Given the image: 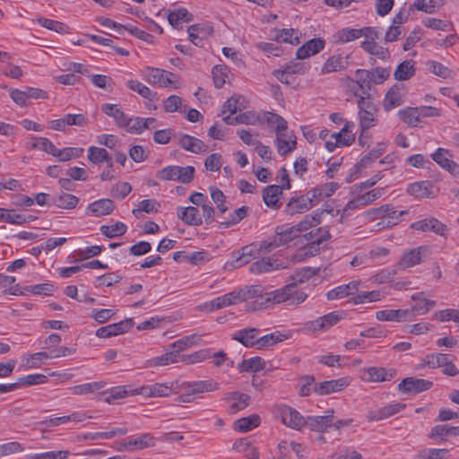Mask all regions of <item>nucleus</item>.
Wrapping results in <instances>:
<instances>
[{
    "mask_svg": "<svg viewBox=\"0 0 459 459\" xmlns=\"http://www.w3.org/2000/svg\"><path fill=\"white\" fill-rule=\"evenodd\" d=\"M134 326V320L126 318L118 323L102 326L96 331V336L99 338H110L127 333Z\"/></svg>",
    "mask_w": 459,
    "mask_h": 459,
    "instance_id": "9d476101",
    "label": "nucleus"
},
{
    "mask_svg": "<svg viewBox=\"0 0 459 459\" xmlns=\"http://www.w3.org/2000/svg\"><path fill=\"white\" fill-rule=\"evenodd\" d=\"M184 359V356L180 355V353L171 351L152 359L150 360V365L153 367L166 366Z\"/></svg>",
    "mask_w": 459,
    "mask_h": 459,
    "instance_id": "de8ad7c7",
    "label": "nucleus"
},
{
    "mask_svg": "<svg viewBox=\"0 0 459 459\" xmlns=\"http://www.w3.org/2000/svg\"><path fill=\"white\" fill-rule=\"evenodd\" d=\"M405 408V404L403 403H391L386 406H384L380 409H377L376 411H372L368 415V420L369 421H377L384 419H387L398 412H400L402 410Z\"/></svg>",
    "mask_w": 459,
    "mask_h": 459,
    "instance_id": "cd10ccee",
    "label": "nucleus"
},
{
    "mask_svg": "<svg viewBox=\"0 0 459 459\" xmlns=\"http://www.w3.org/2000/svg\"><path fill=\"white\" fill-rule=\"evenodd\" d=\"M396 375L394 368L369 367L364 370L362 378L368 382L391 381Z\"/></svg>",
    "mask_w": 459,
    "mask_h": 459,
    "instance_id": "2eb2a0df",
    "label": "nucleus"
},
{
    "mask_svg": "<svg viewBox=\"0 0 459 459\" xmlns=\"http://www.w3.org/2000/svg\"><path fill=\"white\" fill-rule=\"evenodd\" d=\"M183 386L188 388L189 392H191L194 395L216 391L219 389V384L212 380L184 382Z\"/></svg>",
    "mask_w": 459,
    "mask_h": 459,
    "instance_id": "f704fd0d",
    "label": "nucleus"
},
{
    "mask_svg": "<svg viewBox=\"0 0 459 459\" xmlns=\"http://www.w3.org/2000/svg\"><path fill=\"white\" fill-rule=\"evenodd\" d=\"M432 386L433 383L429 380L410 377L402 380L398 385V390L403 394L414 395L427 391Z\"/></svg>",
    "mask_w": 459,
    "mask_h": 459,
    "instance_id": "1a4fd4ad",
    "label": "nucleus"
},
{
    "mask_svg": "<svg viewBox=\"0 0 459 459\" xmlns=\"http://www.w3.org/2000/svg\"><path fill=\"white\" fill-rule=\"evenodd\" d=\"M213 82L216 88H221L229 79V70L225 65H217L212 70Z\"/></svg>",
    "mask_w": 459,
    "mask_h": 459,
    "instance_id": "052dcab7",
    "label": "nucleus"
},
{
    "mask_svg": "<svg viewBox=\"0 0 459 459\" xmlns=\"http://www.w3.org/2000/svg\"><path fill=\"white\" fill-rule=\"evenodd\" d=\"M249 395L239 392H230L225 396V401L230 403L229 412L234 414L248 405Z\"/></svg>",
    "mask_w": 459,
    "mask_h": 459,
    "instance_id": "c756f323",
    "label": "nucleus"
},
{
    "mask_svg": "<svg viewBox=\"0 0 459 459\" xmlns=\"http://www.w3.org/2000/svg\"><path fill=\"white\" fill-rule=\"evenodd\" d=\"M256 444L255 437H247L237 440L233 445V448L240 453H244L247 459H252V457L258 459Z\"/></svg>",
    "mask_w": 459,
    "mask_h": 459,
    "instance_id": "5701e85b",
    "label": "nucleus"
},
{
    "mask_svg": "<svg viewBox=\"0 0 459 459\" xmlns=\"http://www.w3.org/2000/svg\"><path fill=\"white\" fill-rule=\"evenodd\" d=\"M350 385L348 377H341L320 382L314 385L313 391L319 395H327L343 390Z\"/></svg>",
    "mask_w": 459,
    "mask_h": 459,
    "instance_id": "ddd939ff",
    "label": "nucleus"
},
{
    "mask_svg": "<svg viewBox=\"0 0 459 459\" xmlns=\"http://www.w3.org/2000/svg\"><path fill=\"white\" fill-rule=\"evenodd\" d=\"M145 79L148 82L158 84L163 88L177 89L178 85V76L171 72L160 69L148 67L145 73Z\"/></svg>",
    "mask_w": 459,
    "mask_h": 459,
    "instance_id": "39448f33",
    "label": "nucleus"
},
{
    "mask_svg": "<svg viewBox=\"0 0 459 459\" xmlns=\"http://www.w3.org/2000/svg\"><path fill=\"white\" fill-rule=\"evenodd\" d=\"M427 250L428 248L426 247H419L405 251L399 261V265L405 269L420 264L422 255Z\"/></svg>",
    "mask_w": 459,
    "mask_h": 459,
    "instance_id": "7c9ffc66",
    "label": "nucleus"
},
{
    "mask_svg": "<svg viewBox=\"0 0 459 459\" xmlns=\"http://www.w3.org/2000/svg\"><path fill=\"white\" fill-rule=\"evenodd\" d=\"M177 215L186 225L200 226L203 224L199 210L195 206L178 207Z\"/></svg>",
    "mask_w": 459,
    "mask_h": 459,
    "instance_id": "a878e982",
    "label": "nucleus"
},
{
    "mask_svg": "<svg viewBox=\"0 0 459 459\" xmlns=\"http://www.w3.org/2000/svg\"><path fill=\"white\" fill-rule=\"evenodd\" d=\"M444 4V0H415L413 4L409 6V11L418 10L432 14Z\"/></svg>",
    "mask_w": 459,
    "mask_h": 459,
    "instance_id": "e433bc0d",
    "label": "nucleus"
},
{
    "mask_svg": "<svg viewBox=\"0 0 459 459\" xmlns=\"http://www.w3.org/2000/svg\"><path fill=\"white\" fill-rule=\"evenodd\" d=\"M231 338L246 347H253L258 343V330L256 328L242 329L234 333Z\"/></svg>",
    "mask_w": 459,
    "mask_h": 459,
    "instance_id": "c9c22d12",
    "label": "nucleus"
},
{
    "mask_svg": "<svg viewBox=\"0 0 459 459\" xmlns=\"http://www.w3.org/2000/svg\"><path fill=\"white\" fill-rule=\"evenodd\" d=\"M325 47V40L322 38L312 39L306 43H304L301 47H299L296 51L297 59H305L311 56L316 55L321 52Z\"/></svg>",
    "mask_w": 459,
    "mask_h": 459,
    "instance_id": "f3484780",
    "label": "nucleus"
},
{
    "mask_svg": "<svg viewBox=\"0 0 459 459\" xmlns=\"http://www.w3.org/2000/svg\"><path fill=\"white\" fill-rule=\"evenodd\" d=\"M359 29L343 28L333 34V44H345L362 37Z\"/></svg>",
    "mask_w": 459,
    "mask_h": 459,
    "instance_id": "58836bf2",
    "label": "nucleus"
},
{
    "mask_svg": "<svg viewBox=\"0 0 459 459\" xmlns=\"http://www.w3.org/2000/svg\"><path fill=\"white\" fill-rule=\"evenodd\" d=\"M301 32L296 29H281L275 31L273 39L278 42L298 46L300 43Z\"/></svg>",
    "mask_w": 459,
    "mask_h": 459,
    "instance_id": "4c0bfd02",
    "label": "nucleus"
},
{
    "mask_svg": "<svg viewBox=\"0 0 459 459\" xmlns=\"http://www.w3.org/2000/svg\"><path fill=\"white\" fill-rule=\"evenodd\" d=\"M83 153L82 148H74V147H66L64 149H58L56 153V158L60 161H67L72 159H76L82 156Z\"/></svg>",
    "mask_w": 459,
    "mask_h": 459,
    "instance_id": "774afa93",
    "label": "nucleus"
},
{
    "mask_svg": "<svg viewBox=\"0 0 459 459\" xmlns=\"http://www.w3.org/2000/svg\"><path fill=\"white\" fill-rule=\"evenodd\" d=\"M282 195V186L270 185L263 191V200L265 205L273 210H278L281 206L280 196Z\"/></svg>",
    "mask_w": 459,
    "mask_h": 459,
    "instance_id": "b1692460",
    "label": "nucleus"
},
{
    "mask_svg": "<svg viewBox=\"0 0 459 459\" xmlns=\"http://www.w3.org/2000/svg\"><path fill=\"white\" fill-rule=\"evenodd\" d=\"M192 20L193 14L186 8H179L178 10L171 11L168 14V21L174 28H178L181 22H189Z\"/></svg>",
    "mask_w": 459,
    "mask_h": 459,
    "instance_id": "49530a36",
    "label": "nucleus"
},
{
    "mask_svg": "<svg viewBox=\"0 0 459 459\" xmlns=\"http://www.w3.org/2000/svg\"><path fill=\"white\" fill-rule=\"evenodd\" d=\"M101 110L107 116L113 117L116 125L120 128L128 126V122L133 121V118L125 114L116 104L105 103L102 105Z\"/></svg>",
    "mask_w": 459,
    "mask_h": 459,
    "instance_id": "393cba45",
    "label": "nucleus"
},
{
    "mask_svg": "<svg viewBox=\"0 0 459 459\" xmlns=\"http://www.w3.org/2000/svg\"><path fill=\"white\" fill-rule=\"evenodd\" d=\"M258 426V415L253 414L250 417L237 420L233 429L238 432H247Z\"/></svg>",
    "mask_w": 459,
    "mask_h": 459,
    "instance_id": "3c124183",
    "label": "nucleus"
},
{
    "mask_svg": "<svg viewBox=\"0 0 459 459\" xmlns=\"http://www.w3.org/2000/svg\"><path fill=\"white\" fill-rule=\"evenodd\" d=\"M341 319L342 316L337 312H331L307 322L306 329L312 332H325L335 325Z\"/></svg>",
    "mask_w": 459,
    "mask_h": 459,
    "instance_id": "f8f14e48",
    "label": "nucleus"
},
{
    "mask_svg": "<svg viewBox=\"0 0 459 459\" xmlns=\"http://www.w3.org/2000/svg\"><path fill=\"white\" fill-rule=\"evenodd\" d=\"M311 208L309 199L304 195H294L286 204L283 212L290 216L303 213Z\"/></svg>",
    "mask_w": 459,
    "mask_h": 459,
    "instance_id": "aec40b11",
    "label": "nucleus"
},
{
    "mask_svg": "<svg viewBox=\"0 0 459 459\" xmlns=\"http://www.w3.org/2000/svg\"><path fill=\"white\" fill-rule=\"evenodd\" d=\"M37 22L40 26L57 33H67L69 31V27L61 22L54 21L45 17H39Z\"/></svg>",
    "mask_w": 459,
    "mask_h": 459,
    "instance_id": "13d9d810",
    "label": "nucleus"
},
{
    "mask_svg": "<svg viewBox=\"0 0 459 459\" xmlns=\"http://www.w3.org/2000/svg\"><path fill=\"white\" fill-rule=\"evenodd\" d=\"M390 71L388 68L375 67L370 70L357 69L355 71L356 82L359 89L361 91L360 96H367L370 99L372 85L382 84L389 78Z\"/></svg>",
    "mask_w": 459,
    "mask_h": 459,
    "instance_id": "f257e3e1",
    "label": "nucleus"
},
{
    "mask_svg": "<svg viewBox=\"0 0 459 459\" xmlns=\"http://www.w3.org/2000/svg\"><path fill=\"white\" fill-rule=\"evenodd\" d=\"M333 420V410H328L324 416H307L305 418V428L311 431L324 432L332 426Z\"/></svg>",
    "mask_w": 459,
    "mask_h": 459,
    "instance_id": "dca6fc26",
    "label": "nucleus"
},
{
    "mask_svg": "<svg viewBox=\"0 0 459 459\" xmlns=\"http://www.w3.org/2000/svg\"><path fill=\"white\" fill-rule=\"evenodd\" d=\"M127 227L123 222H117L114 225H102L100 232L108 238L120 237L126 232Z\"/></svg>",
    "mask_w": 459,
    "mask_h": 459,
    "instance_id": "4d7b16f0",
    "label": "nucleus"
},
{
    "mask_svg": "<svg viewBox=\"0 0 459 459\" xmlns=\"http://www.w3.org/2000/svg\"><path fill=\"white\" fill-rule=\"evenodd\" d=\"M115 209L114 202L108 198L100 199L87 207V210L94 216L100 217L110 214Z\"/></svg>",
    "mask_w": 459,
    "mask_h": 459,
    "instance_id": "72a5a7b5",
    "label": "nucleus"
},
{
    "mask_svg": "<svg viewBox=\"0 0 459 459\" xmlns=\"http://www.w3.org/2000/svg\"><path fill=\"white\" fill-rule=\"evenodd\" d=\"M359 285V281H353L348 284L337 286L336 288L330 290L326 293L327 299H340L348 297L349 295H352L358 290Z\"/></svg>",
    "mask_w": 459,
    "mask_h": 459,
    "instance_id": "473e14b6",
    "label": "nucleus"
},
{
    "mask_svg": "<svg viewBox=\"0 0 459 459\" xmlns=\"http://www.w3.org/2000/svg\"><path fill=\"white\" fill-rule=\"evenodd\" d=\"M385 297L380 290L360 291L352 298L354 304H362L365 302H374L381 300Z\"/></svg>",
    "mask_w": 459,
    "mask_h": 459,
    "instance_id": "6e6d98bb",
    "label": "nucleus"
},
{
    "mask_svg": "<svg viewBox=\"0 0 459 459\" xmlns=\"http://www.w3.org/2000/svg\"><path fill=\"white\" fill-rule=\"evenodd\" d=\"M257 255L258 247L255 244L245 246L239 251H238V254L234 259L226 263L225 267L239 268L255 259Z\"/></svg>",
    "mask_w": 459,
    "mask_h": 459,
    "instance_id": "9b49d317",
    "label": "nucleus"
},
{
    "mask_svg": "<svg viewBox=\"0 0 459 459\" xmlns=\"http://www.w3.org/2000/svg\"><path fill=\"white\" fill-rule=\"evenodd\" d=\"M424 364L429 368H443L442 372L445 375L455 377L459 374L456 366L449 359L447 354L431 353L424 359Z\"/></svg>",
    "mask_w": 459,
    "mask_h": 459,
    "instance_id": "0eeeda50",
    "label": "nucleus"
},
{
    "mask_svg": "<svg viewBox=\"0 0 459 459\" xmlns=\"http://www.w3.org/2000/svg\"><path fill=\"white\" fill-rule=\"evenodd\" d=\"M415 74L414 61L404 60L396 67L394 77L397 81H406Z\"/></svg>",
    "mask_w": 459,
    "mask_h": 459,
    "instance_id": "37998d69",
    "label": "nucleus"
},
{
    "mask_svg": "<svg viewBox=\"0 0 459 459\" xmlns=\"http://www.w3.org/2000/svg\"><path fill=\"white\" fill-rule=\"evenodd\" d=\"M411 227L420 231H433L441 236L445 235L447 230L444 223L433 217L418 221L412 223Z\"/></svg>",
    "mask_w": 459,
    "mask_h": 459,
    "instance_id": "412c9836",
    "label": "nucleus"
},
{
    "mask_svg": "<svg viewBox=\"0 0 459 459\" xmlns=\"http://www.w3.org/2000/svg\"><path fill=\"white\" fill-rule=\"evenodd\" d=\"M355 126L354 122L347 121L340 132L331 134L333 141H327L325 148L329 152H333L336 147L350 146L355 141V134H351V130Z\"/></svg>",
    "mask_w": 459,
    "mask_h": 459,
    "instance_id": "423d86ee",
    "label": "nucleus"
},
{
    "mask_svg": "<svg viewBox=\"0 0 459 459\" xmlns=\"http://www.w3.org/2000/svg\"><path fill=\"white\" fill-rule=\"evenodd\" d=\"M381 208L384 210L381 212V221L377 224L379 229L391 228L397 225L400 222L401 216L408 213L407 210H395L392 204H384L381 205Z\"/></svg>",
    "mask_w": 459,
    "mask_h": 459,
    "instance_id": "4468645a",
    "label": "nucleus"
},
{
    "mask_svg": "<svg viewBox=\"0 0 459 459\" xmlns=\"http://www.w3.org/2000/svg\"><path fill=\"white\" fill-rule=\"evenodd\" d=\"M360 47L366 52L378 57L381 60H387L390 58V52L388 48L378 45L373 40H364L360 43Z\"/></svg>",
    "mask_w": 459,
    "mask_h": 459,
    "instance_id": "79ce46f5",
    "label": "nucleus"
},
{
    "mask_svg": "<svg viewBox=\"0 0 459 459\" xmlns=\"http://www.w3.org/2000/svg\"><path fill=\"white\" fill-rule=\"evenodd\" d=\"M104 382H92L78 385L71 388L72 394L75 395L92 394L105 386Z\"/></svg>",
    "mask_w": 459,
    "mask_h": 459,
    "instance_id": "680f3d73",
    "label": "nucleus"
},
{
    "mask_svg": "<svg viewBox=\"0 0 459 459\" xmlns=\"http://www.w3.org/2000/svg\"><path fill=\"white\" fill-rule=\"evenodd\" d=\"M403 100L398 87H392L385 94L384 99V108L386 111L402 105Z\"/></svg>",
    "mask_w": 459,
    "mask_h": 459,
    "instance_id": "09e8293b",
    "label": "nucleus"
},
{
    "mask_svg": "<svg viewBox=\"0 0 459 459\" xmlns=\"http://www.w3.org/2000/svg\"><path fill=\"white\" fill-rule=\"evenodd\" d=\"M411 298L415 300H418V302L409 309L412 311V317L415 316V314L424 315L429 312L432 307L436 306V301L427 299H420L418 298V294L413 295Z\"/></svg>",
    "mask_w": 459,
    "mask_h": 459,
    "instance_id": "e2e57ef3",
    "label": "nucleus"
},
{
    "mask_svg": "<svg viewBox=\"0 0 459 459\" xmlns=\"http://www.w3.org/2000/svg\"><path fill=\"white\" fill-rule=\"evenodd\" d=\"M408 193L416 198H427L434 196V186L430 181H419L408 186Z\"/></svg>",
    "mask_w": 459,
    "mask_h": 459,
    "instance_id": "2f4dec72",
    "label": "nucleus"
},
{
    "mask_svg": "<svg viewBox=\"0 0 459 459\" xmlns=\"http://www.w3.org/2000/svg\"><path fill=\"white\" fill-rule=\"evenodd\" d=\"M359 108V127H365V129H370L377 124V108L375 104L368 99L367 96H359L357 100Z\"/></svg>",
    "mask_w": 459,
    "mask_h": 459,
    "instance_id": "20e7f679",
    "label": "nucleus"
},
{
    "mask_svg": "<svg viewBox=\"0 0 459 459\" xmlns=\"http://www.w3.org/2000/svg\"><path fill=\"white\" fill-rule=\"evenodd\" d=\"M178 393V383L170 382L155 383L151 385L143 386L138 394L150 397H166Z\"/></svg>",
    "mask_w": 459,
    "mask_h": 459,
    "instance_id": "6e6552de",
    "label": "nucleus"
},
{
    "mask_svg": "<svg viewBox=\"0 0 459 459\" xmlns=\"http://www.w3.org/2000/svg\"><path fill=\"white\" fill-rule=\"evenodd\" d=\"M307 240L316 241V245H325L331 238V234L326 228H317L305 234Z\"/></svg>",
    "mask_w": 459,
    "mask_h": 459,
    "instance_id": "5fc2aeb1",
    "label": "nucleus"
},
{
    "mask_svg": "<svg viewBox=\"0 0 459 459\" xmlns=\"http://www.w3.org/2000/svg\"><path fill=\"white\" fill-rule=\"evenodd\" d=\"M127 87L130 90L137 92L143 98L148 99L150 100H157V93L151 91L149 87L137 80H129L127 82Z\"/></svg>",
    "mask_w": 459,
    "mask_h": 459,
    "instance_id": "8fccbe9b",
    "label": "nucleus"
},
{
    "mask_svg": "<svg viewBox=\"0 0 459 459\" xmlns=\"http://www.w3.org/2000/svg\"><path fill=\"white\" fill-rule=\"evenodd\" d=\"M178 145L193 153H204L208 152V146L200 139L186 134H181L178 137Z\"/></svg>",
    "mask_w": 459,
    "mask_h": 459,
    "instance_id": "a211bd4d",
    "label": "nucleus"
},
{
    "mask_svg": "<svg viewBox=\"0 0 459 459\" xmlns=\"http://www.w3.org/2000/svg\"><path fill=\"white\" fill-rule=\"evenodd\" d=\"M349 56L336 54L329 56L321 67V74L340 72L347 68Z\"/></svg>",
    "mask_w": 459,
    "mask_h": 459,
    "instance_id": "4be33fe9",
    "label": "nucleus"
},
{
    "mask_svg": "<svg viewBox=\"0 0 459 459\" xmlns=\"http://www.w3.org/2000/svg\"><path fill=\"white\" fill-rule=\"evenodd\" d=\"M88 160L94 165H100L112 160V157L106 149L91 146L88 149Z\"/></svg>",
    "mask_w": 459,
    "mask_h": 459,
    "instance_id": "c03bdc74",
    "label": "nucleus"
},
{
    "mask_svg": "<svg viewBox=\"0 0 459 459\" xmlns=\"http://www.w3.org/2000/svg\"><path fill=\"white\" fill-rule=\"evenodd\" d=\"M128 444L131 446H134L135 449H143L153 446L155 445V441L152 434L144 433L135 438L129 439Z\"/></svg>",
    "mask_w": 459,
    "mask_h": 459,
    "instance_id": "0e129e2a",
    "label": "nucleus"
},
{
    "mask_svg": "<svg viewBox=\"0 0 459 459\" xmlns=\"http://www.w3.org/2000/svg\"><path fill=\"white\" fill-rule=\"evenodd\" d=\"M291 333L290 331L280 332L275 331L263 336H260V349L269 348L273 345L281 342L284 340L290 338Z\"/></svg>",
    "mask_w": 459,
    "mask_h": 459,
    "instance_id": "a19ab883",
    "label": "nucleus"
},
{
    "mask_svg": "<svg viewBox=\"0 0 459 459\" xmlns=\"http://www.w3.org/2000/svg\"><path fill=\"white\" fill-rule=\"evenodd\" d=\"M91 416H87L85 413L82 412H73L67 416L49 418L48 420H45L41 421L42 425L49 426H59L61 424H65L70 421L73 422H81L86 419H90Z\"/></svg>",
    "mask_w": 459,
    "mask_h": 459,
    "instance_id": "ea45409f",
    "label": "nucleus"
},
{
    "mask_svg": "<svg viewBox=\"0 0 459 459\" xmlns=\"http://www.w3.org/2000/svg\"><path fill=\"white\" fill-rule=\"evenodd\" d=\"M400 118L407 125L411 126H417L420 122V113L417 108H406L401 109L399 112Z\"/></svg>",
    "mask_w": 459,
    "mask_h": 459,
    "instance_id": "603ef678",
    "label": "nucleus"
},
{
    "mask_svg": "<svg viewBox=\"0 0 459 459\" xmlns=\"http://www.w3.org/2000/svg\"><path fill=\"white\" fill-rule=\"evenodd\" d=\"M239 293L236 291L229 292L223 296L218 297L212 300V307L221 309L224 307L234 305L239 302Z\"/></svg>",
    "mask_w": 459,
    "mask_h": 459,
    "instance_id": "864d4df0",
    "label": "nucleus"
},
{
    "mask_svg": "<svg viewBox=\"0 0 459 459\" xmlns=\"http://www.w3.org/2000/svg\"><path fill=\"white\" fill-rule=\"evenodd\" d=\"M274 414L281 423L295 430H302L305 428V418L296 409L285 405H276Z\"/></svg>",
    "mask_w": 459,
    "mask_h": 459,
    "instance_id": "7ed1b4c3",
    "label": "nucleus"
},
{
    "mask_svg": "<svg viewBox=\"0 0 459 459\" xmlns=\"http://www.w3.org/2000/svg\"><path fill=\"white\" fill-rule=\"evenodd\" d=\"M127 433L126 428H114L109 431L89 432L82 436L85 440L110 439L116 436H124Z\"/></svg>",
    "mask_w": 459,
    "mask_h": 459,
    "instance_id": "a18cd8bd",
    "label": "nucleus"
},
{
    "mask_svg": "<svg viewBox=\"0 0 459 459\" xmlns=\"http://www.w3.org/2000/svg\"><path fill=\"white\" fill-rule=\"evenodd\" d=\"M79 203V198L74 195L63 193L55 199V205L62 209H74Z\"/></svg>",
    "mask_w": 459,
    "mask_h": 459,
    "instance_id": "bf43d9fd",
    "label": "nucleus"
},
{
    "mask_svg": "<svg viewBox=\"0 0 459 459\" xmlns=\"http://www.w3.org/2000/svg\"><path fill=\"white\" fill-rule=\"evenodd\" d=\"M307 222H300L295 226L280 225L275 228V234L269 240H264L260 244V250L271 252L274 248L288 244L290 241L299 237L303 229H306Z\"/></svg>",
    "mask_w": 459,
    "mask_h": 459,
    "instance_id": "f03ea898",
    "label": "nucleus"
},
{
    "mask_svg": "<svg viewBox=\"0 0 459 459\" xmlns=\"http://www.w3.org/2000/svg\"><path fill=\"white\" fill-rule=\"evenodd\" d=\"M285 131L276 132V146L281 156H286L297 147V141L294 135H287Z\"/></svg>",
    "mask_w": 459,
    "mask_h": 459,
    "instance_id": "bb28decb",
    "label": "nucleus"
},
{
    "mask_svg": "<svg viewBox=\"0 0 459 459\" xmlns=\"http://www.w3.org/2000/svg\"><path fill=\"white\" fill-rule=\"evenodd\" d=\"M260 123L265 124L270 131L274 133L286 131L288 128L287 121L280 115L271 111H265L263 113V117L262 120L260 119Z\"/></svg>",
    "mask_w": 459,
    "mask_h": 459,
    "instance_id": "c85d7f7f",
    "label": "nucleus"
},
{
    "mask_svg": "<svg viewBox=\"0 0 459 459\" xmlns=\"http://www.w3.org/2000/svg\"><path fill=\"white\" fill-rule=\"evenodd\" d=\"M248 208L247 206H242L237 209L233 213H230L229 219L225 221H221L220 223V228L227 229L232 225L238 223L241 220H243L247 214Z\"/></svg>",
    "mask_w": 459,
    "mask_h": 459,
    "instance_id": "69168bd1",
    "label": "nucleus"
},
{
    "mask_svg": "<svg viewBox=\"0 0 459 459\" xmlns=\"http://www.w3.org/2000/svg\"><path fill=\"white\" fill-rule=\"evenodd\" d=\"M379 321L405 322L412 318V311L409 309H385L376 313Z\"/></svg>",
    "mask_w": 459,
    "mask_h": 459,
    "instance_id": "6ab92c4d",
    "label": "nucleus"
},
{
    "mask_svg": "<svg viewBox=\"0 0 459 459\" xmlns=\"http://www.w3.org/2000/svg\"><path fill=\"white\" fill-rule=\"evenodd\" d=\"M159 206L160 204L157 201L152 199H144L139 203L138 208L134 209L132 212L135 217H138V214L143 212L146 213L157 212Z\"/></svg>",
    "mask_w": 459,
    "mask_h": 459,
    "instance_id": "338daca9",
    "label": "nucleus"
}]
</instances>
